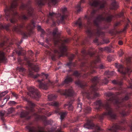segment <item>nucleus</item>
I'll use <instances>...</instances> for the list:
<instances>
[{"label":"nucleus","instance_id":"obj_14","mask_svg":"<svg viewBox=\"0 0 132 132\" xmlns=\"http://www.w3.org/2000/svg\"><path fill=\"white\" fill-rule=\"evenodd\" d=\"M58 92L62 95L68 96H72L74 94V91L71 88L68 90H59Z\"/></svg>","mask_w":132,"mask_h":132},{"label":"nucleus","instance_id":"obj_8","mask_svg":"<svg viewBox=\"0 0 132 132\" xmlns=\"http://www.w3.org/2000/svg\"><path fill=\"white\" fill-rule=\"evenodd\" d=\"M20 8L22 9L25 8L27 9V14H23L21 16V19L23 20H26L28 19L29 17L31 16L34 14V9L29 4L26 5L22 4Z\"/></svg>","mask_w":132,"mask_h":132},{"label":"nucleus","instance_id":"obj_46","mask_svg":"<svg viewBox=\"0 0 132 132\" xmlns=\"http://www.w3.org/2000/svg\"><path fill=\"white\" fill-rule=\"evenodd\" d=\"M108 82V80L106 78L103 80V83L105 84H107Z\"/></svg>","mask_w":132,"mask_h":132},{"label":"nucleus","instance_id":"obj_12","mask_svg":"<svg viewBox=\"0 0 132 132\" xmlns=\"http://www.w3.org/2000/svg\"><path fill=\"white\" fill-rule=\"evenodd\" d=\"M115 66L118 69V71L123 74H125L126 73L130 72H131V70L130 69L123 68L122 65L119 64L118 63H116Z\"/></svg>","mask_w":132,"mask_h":132},{"label":"nucleus","instance_id":"obj_7","mask_svg":"<svg viewBox=\"0 0 132 132\" xmlns=\"http://www.w3.org/2000/svg\"><path fill=\"white\" fill-rule=\"evenodd\" d=\"M67 10V9L66 7H64L62 8L61 11L63 14L62 15H61L60 14H57L53 12H50L48 16V21L52 20L55 17H60V21L62 22L65 19L67 16V15L64 13L66 12Z\"/></svg>","mask_w":132,"mask_h":132},{"label":"nucleus","instance_id":"obj_29","mask_svg":"<svg viewBox=\"0 0 132 132\" xmlns=\"http://www.w3.org/2000/svg\"><path fill=\"white\" fill-rule=\"evenodd\" d=\"M37 28L38 30H40L41 31L42 33V34L41 35V37L43 38V37L42 35L43 34L45 33V31L43 30L42 29L41 27L40 26H37Z\"/></svg>","mask_w":132,"mask_h":132},{"label":"nucleus","instance_id":"obj_61","mask_svg":"<svg viewBox=\"0 0 132 132\" xmlns=\"http://www.w3.org/2000/svg\"><path fill=\"white\" fill-rule=\"evenodd\" d=\"M119 44L120 45H121L122 44V42L121 41L119 40L118 42Z\"/></svg>","mask_w":132,"mask_h":132},{"label":"nucleus","instance_id":"obj_26","mask_svg":"<svg viewBox=\"0 0 132 132\" xmlns=\"http://www.w3.org/2000/svg\"><path fill=\"white\" fill-rule=\"evenodd\" d=\"M111 6V9H115L118 7V5L116 3L115 1H114L112 3Z\"/></svg>","mask_w":132,"mask_h":132},{"label":"nucleus","instance_id":"obj_55","mask_svg":"<svg viewBox=\"0 0 132 132\" xmlns=\"http://www.w3.org/2000/svg\"><path fill=\"white\" fill-rule=\"evenodd\" d=\"M112 95V93H108L107 94H106V95L107 96L109 97V96Z\"/></svg>","mask_w":132,"mask_h":132},{"label":"nucleus","instance_id":"obj_53","mask_svg":"<svg viewBox=\"0 0 132 132\" xmlns=\"http://www.w3.org/2000/svg\"><path fill=\"white\" fill-rule=\"evenodd\" d=\"M16 53L19 55H21V52L20 51H17L16 52Z\"/></svg>","mask_w":132,"mask_h":132},{"label":"nucleus","instance_id":"obj_21","mask_svg":"<svg viewBox=\"0 0 132 132\" xmlns=\"http://www.w3.org/2000/svg\"><path fill=\"white\" fill-rule=\"evenodd\" d=\"M27 63L28 66L30 67L32 70L35 72H37L38 70V68L37 66L34 65L33 64L30 63V62H27Z\"/></svg>","mask_w":132,"mask_h":132},{"label":"nucleus","instance_id":"obj_37","mask_svg":"<svg viewBox=\"0 0 132 132\" xmlns=\"http://www.w3.org/2000/svg\"><path fill=\"white\" fill-rule=\"evenodd\" d=\"M5 39H7V37H5L4 40L3 42L1 43H0V46L1 47H2L3 46H4V45L5 44Z\"/></svg>","mask_w":132,"mask_h":132},{"label":"nucleus","instance_id":"obj_30","mask_svg":"<svg viewBox=\"0 0 132 132\" xmlns=\"http://www.w3.org/2000/svg\"><path fill=\"white\" fill-rule=\"evenodd\" d=\"M49 104L50 106H58L59 104L57 102H52L49 103Z\"/></svg>","mask_w":132,"mask_h":132},{"label":"nucleus","instance_id":"obj_16","mask_svg":"<svg viewBox=\"0 0 132 132\" xmlns=\"http://www.w3.org/2000/svg\"><path fill=\"white\" fill-rule=\"evenodd\" d=\"M43 80V79L42 80H39L38 81V82L39 83V88L42 89H47L48 86L50 84L51 85L52 84V82H51L50 81H49L48 82L47 84H43L42 82V81Z\"/></svg>","mask_w":132,"mask_h":132},{"label":"nucleus","instance_id":"obj_27","mask_svg":"<svg viewBox=\"0 0 132 132\" xmlns=\"http://www.w3.org/2000/svg\"><path fill=\"white\" fill-rule=\"evenodd\" d=\"M91 111V108L90 107L87 106L85 108L84 110V112L86 113H89Z\"/></svg>","mask_w":132,"mask_h":132},{"label":"nucleus","instance_id":"obj_62","mask_svg":"<svg viewBox=\"0 0 132 132\" xmlns=\"http://www.w3.org/2000/svg\"><path fill=\"white\" fill-rule=\"evenodd\" d=\"M82 53L83 54H86L87 53L86 51L85 50H83L82 51Z\"/></svg>","mask_w":132,"mask_h":132},{"label":"nucleus","instance_id":"obj_43","mask_svg":"<svg viewBox=\"0 0 132 132\" xmlns=\"http://www.w3.org/2000/svg\"><path fill=\"white\" fill-rule=\"evenodd\" d=\"M75 57V55L73 54H71L69 57V59L70 61L72 60Z\"/></svg>","mask_w":132,"mask_h":132},{"label":"nucleus","instance_id":"obj_58","mask_svg":"<svg viewBox=\"0 0 132 132\" xmlns=\"http://www.w3.org/2000/svg\"><path fill=\"white\" fill-rule=\"evenodd\" d=\"M129 126L130 128V129L132 130V122L130 123V124L129 125Z\"/></svg>","mask_w":132,"mask_h":132},{"label":"nucleus","instance_id":"obj_36","mask_svg":"<svg viewBox=\"0 0 132 132\" xmlns=\"http://www.w3.org/2000/svg\"><path fill=\"white\" fill-rule=\"evenodd\" d=\"M4 112H1L0 113V116L1 117V119L3 120V121H4V118L3 117V116H4Z\"/></svg>","mask_w":132,"mask_h":132},{"label":"nucleus","instance_id":"obj_54","mask_svg":"<svg viewBox=\"0 0 132 132\" xmlns=\"http://www.w3.org/2000/svg\"><path fill=\"white\" fill-rule=\"evenodd\" d=\"M129 97L128 96H126L124 98L122 99L123 101L124 100H127L128 99Z\"/></svg>","mask_w":132,"mask_h":132},{"label":"nucleus","instance_id":"obj_56","mask_svg":"<svg viewBox=\"0 0 132 132\" xmlns=\"http://www.w3.org/2000/svg\"><path fill=\"white\" fill-rule=\"evenodd\" d=\"M104 66L102 64L99 67V68L100 69H104Z\"/></svg>","mask_w":132,"mask_h":132},{"label":"nucleus","instance_id":"obj_39","mask_svg":"<svg viewBox=\"0 0 132 132\" xmlns=\"http://www.w3.org/2000/svg\"><path fill=\"white\" fill-rule=\"evenodd\" d=\"M10 98V96H6L5 97L4 99V101L6 103L7 101Z\"/></svg>","mask_w":132,"mask_h":132},{"label":"nucleus","instance_id":"obj_2","mask_svg":"<svg viewBox=\"0 0 132 132\" xmlns=\"http://www.w3.org/2000/svg\"><path fill=\"white\" fill-rule=\"evenodd\" d=\"M110 103H113L115 105L118 107H119L121 105L120 102L118 98L113 97L110 98L108 100L107 103L105 106L102 104L100 100L96 101L94 104L95 106V108L97 110H98L102 108L106 109V111L103 114L102 117L106 116L112 119H115L117 117V116L113 113V110L110 107L109 104Z\"/></svg>","mask_w":132,"mask_h":132},{"label":"nucleus","instance_id":"obj_33","mask_svg":"<svg viewBox=\"0 0 132 132\" xmlns=\"http://www.w3.org/2000/svg\"><path fill=\"white\" fill-rule=\"evenodd\" d=\"M100 61V58L99 57H97L95 61L93 62V63H92L91 64V65L90 66L91 67H93V66L92 65L93 64H95L97 62H99Z\"/></svg>","mask_w":132,"mask_h":132},{"label":"nucleus","instance_id":"obj_42","mask_svg":"<svg viewBox=\"0 0 132 132\" xmlns=\"http://www.w3.org/2000/svg\"><path fill=\"white\" fill-rule=\"evenodd\" d=\"M17 69L19 71L23 72L24 71V69L22 67H18Z\"/></svg>","mask_w":132,"mask_h":132},{"label":"nucleus","instance_id":"obj_9","mask_svg":"<svg viewBox=\"0 0 132 132\" xmlns=\"http://www.w3.org/2000/svg\"><path fill=\"white\" fill-rule=\"evenodd\" d=\"M89 3L90 6L101 9L104 7L105 2L102 0H89Z\"/></svg>","mask_w":132,"mask_h":132},{"label":"nucleus","instance_id":"obj_13","mask_svg":"<svg viewBox=\"0 0 132 132\" xmlns=\"http://www.w3.org/2000/svg\"><path fill=\"white\" fill-rule=\"evenodd\" d=\"M28 104L29 107H31V108L30 109H29L28 107H27V108L28 109V110L29 111L23 112H21L20 115L21 117H26L29 114L30 111L32 112L33 111L31 107L34 106L35 104L30 101H28Z\"/></svg>","mask_w":132,"mask_h":132},{"label":"nucleus","instance_id":"obj_57","mask_svg":"<svg viewBox=\"0 0 132 132\" xmlns=\"http://www.w3.org/2000/svg\"><path fill=\"white\" fill-rule=\"evenodd\" d=\"M75 83L77 85H79L81 84V82L79 81H77Z\"/></svg>","mask_w":132,"mask_h":132},{"label":"nucleus","instance_id":"obj_59","mask_svg":"<svg viewBox=\"0 0 132 132\" xmlns=\"http://www.w3.org/2000/svg\"><path fill=\"white\" fill-rule=\"evenodd\" d=\"M78 131V129L77 128L75 129L74 130H72L71 131V132H76Z\"/></svg>","mask_w":132,"mask_h":132},{"label":"nucleus","instance_id":"obj_60","mask_svg":"<svg viewBox=\"0 0 132 132\" xmlns=\"http://www.w3.org/2000/svg\"><path fill=\"white\" fill-rule=\"evenodd\" d=\"M123 54V52L122 51H121L120 53H119V56H121Z\"/></svg>","mask_w":132,"mask_h":132},{"label":"nucleus","instance_id":"obj_31","mask_svg":"<svg viewBox=\"0 0 132 132\" xmlns=\"http://www.w3.org/2000/svg\"><path fill=\"white\" fill-rule=\"evenodd\" d=\"M29 75L31 77L34 78H36L39 76V75L38 74H36V75H34L33 73L30 71H29Z\"/></svg>","mask_w":132,"mask_h":132},{"label":"nucleus","instance_id":"obj_49","mask_svg":"<svg viewBox=\"0 0 132 132\" xmlns=\"http://www.w3.org/2000/svg\"><path fill=\"white\" fill-rule=\"evenodd\" d=\"M95 128L97 130H101V129L99 127L98 125H96L95 126Z\"/></svg>","mask_w":132,"mask_h":132},{"label":"nucleus","instance_id":"obj_44","mask_svg":"<svg viewBox=\"0 0 132 132\" xmlns=\"http://www.w3.org/2000/svg\"><path fill=\"white\" fill-rule=\"evenodd\" d=\"M127 20H128V22H127V24L126 25V26H125V27H124V28L123 29V31H125L126 30V29H127V27L128 26V23L130 22V21L128 19Z\"/></svg>","mask_w":132,"mask_h":132},{"label":"nucleus","instance_id":"obj_17","mask_svg":"<svg viewBox=\"0 0 132 132\" xmlns=\"http://www.w3.org/2000/svg\"><path fill=\"white\" fill-rule=\"evenodd\" d=\"M94 125L92 121H88L84 125L85 128L88 129H91L93 128Z\"/></svg>","mask_w":132,"mask_h":132},{"label":"nucleus","instance_id":"obj_50","mask_svg":"<svg viewBox=\"0 0 132 132\" xmlns=\"http://www.w3.org/2000/svg\"><path fill=\"white\" fill-rule=\"evenodd\" d=\"M105 49L106 51H107L108 52H111V51L110 50V48L108 47H106L105 48Z\"/></svg>","mask_w":132,"mask_h":132},{"label":"nucleus","instance_id":"obj_47","mask_svg":"<svg viewBox=\"0 0 132 132\" xmlns=\"http://www.w3.org/2000/svg\"><path fill=\"white\" fill-rule=\"evenodd\" d=\"M12 94L13 95V96L15 97L16 99H17L18 98V95L14 93H12Z\"/></svg>","mask_w":132,"mask_h":132},{"label":"nucleus","instance_id":"obj_15","mask_svg":"<svg viewBox=\"0 0 132 132\" xmlns=\"http://www.w3.org/2000/svg\"><path fill=\"white\" fill-rule=\"evenodd\" d=\"M37 4L39 5H44L47 1V0H36ZM58 2V0H50V2L53 4L55 5Z\"/></svg>","mask_w":132,"mask_h":132},{"label":"nucleus","instance_id":"obj_38","mask_svg":"<svg viewBox=\"0 0 132 132\" xmlns=\"http://www.w3.org/2000/svg\"><path fill=\"white\" fill-rule=\"evenodd\" d=\"M76 7L77 9V12H79L81 11V8L80 6V4H78L76 6Z\"/></svg>","mask_w":132,"mask_h":132},{"label":"nucleus","instance_id":"obj_22","mask_svg":"<svg viewBox=\"0 0 132 132\" xmlns=\"http://www.w3.org/2000/svg\"><path fill=\"white\" fill-rule=\"evenodd\" d=\"M5 60V58L4 56V53L3 52H0V63L3 62Z\"/></svg>","mask_w":132,"mask_h":132},{"label":"nucleus","instance_id":"obj_24","mask_svg":"<svg viewBox=\"0 0 132 132\" xmlns=\"http://www.w3.org/2000/svg\"><path fill=\"white\" fill-rule=\"evenodd\" d=\"M71 102H69L68 104H65L64 105V107H65L67 106H68V109L69 110H72L73 109V107L70 103Z\"/></svg>","mask_w":132,"mask_h":132},{"label":"nucleus","instance_id":"obj_34","mask_svg":"<svg viewBox=\"0 0 132 132\" xmlns=\"http://www.w3.org/2000/svg\"><path fill=\"white\" fill-rule=\"evenodd\" d=\"M114 71L109 72V71H105L104 73L106 75H109L112 76L114 74Z\"/></svg>","mask_w":132,"mask_h":132},{"label":"nucleus","instance_id":"obj_19","mask_svg":"<svg viewBox=\"0 0 132 132\" xmlns=\"http://www.w3.org/2000/svg\"><path fill=\"white\" fill-rule=\"evenodd\" d=\"M72 81V79L69 77H67L65 80L62 83L58 85L59 86H62L65 84H67Z\"/></svg>","mask_w":132,"mask_h":132},{"label":"nucleus","instance_id":"obj_51","mask_svg":"<svg viewBox=\"0 0 132 132\" xmlns=\"http://www.w3.org/2000/svg\"><path fill=\"white\" fill-rule=\"evenodd\" d=\"M112 82L114 84H118L119 85H121V83H118V82L115 80H114L112 81Z\"/></svg>","mask_w":132,"mask_h":132},{"label":"nucleus","instance_id":"obj_45","mask_svg":"<svg viewBox=\"0 0 132 132\" xmlns=\"http://www.w3.org/2000/svg\"><path fill=\"white\" fill-rule=\"evenodd\" d=\"M16 102L14 101H10L9 103L10 105H14L16 103Z\"/></svg>","mask_w":132,"mask_h":132},{"label":"nucleus","instance_id":"obj_11","mask_svg":"<svg viewBox=\"0 0 132 132\" xmlns=\"http://www.w3.org/2000/svg\"><path fill=\"white\" fill-rule=\"evenodd\" d=\"M113 17V15H109L106 19H105L102 15H99L94 21V22L95 25L97 26L99 22L101 20H104L107 22H109L111 21Z\"/></svg>","mask_w":132,"mask_h":132},{"label":"nucleus","instance_id":"obj_25","mask_svg":"<svg viewBox=\"0 0 132 132\" xmlns=\"http://www.w3.org/2000/svg\"><path fill=\"white\" fill-rule=\"evenodd\" d=\"M57 97V96L56 95L53 94H51L48 96V98L49 100L51 101L53 99H54V98H56Z\"/></svg>","mask_w":132,"mask_h":132},{"label":"nucleus","instance_id":"obj_6","mask_svg":"<svg viewBox=\"0 0 132 132\" xmlns=\"http://www.w3.org/2000/svg\"><path fill=\"white\" fill-rule=\"evenodd\" d=\"M35 23L34 21H32L31 22V23L29 24L26 27V29L27 31V32H22L21 29L23 28L24 27V25L22 24L20 25L19 27L16 26H14L12 30L13 31L21 33L25 37H27L30 36L31 32H32V30L33 29L34 27H35Z\"/></svg>","mask_w":132,"mask_h":132},{"label":"nucleus","instance_id":"obj_28","mask_svg":"<svg viewBox=\"0 0 132 132\" xmlns=\"http://www.w3.org/2000/svg\"><path fill=\"white\" fill-rule=\"evenodd\" d=\"M75 25H78L79 27L80 28H81L82 27V24L80 18H79L78 20L75 23Z\"/></svg>","mask_w":132,"mask_h":132},{"label":"nucleus","instance_id":"obj_35","mask_svg":"<svg viewBox=\"0 0 132 132\" xmlns=\"http://www.w3.org/2000/svg\"><path fill=\"white\" fill-rule=\"evenodd\" d=\"M120 113L123 116H125L128 115L129 112H126L125 111L123 110Z\"/></svg>","mask_w":132,"mask_h":132},{"label":"nucleus","instance_id":"obj_18","mask_svg":"<svg viewBox=\"0 0 132 132\" xmlns=\"http://www.w3.org/2000/svg\"><path fill=\"white\" fill-rule=\"evenodd\" d=\"M118 129H121V127L117 124L114 125L111 129H109L108 130L112 132H117V130Z\"/></svg>","mask_w":132,"mask_h":132},{"label":"nucleus","instance_id":"obj_48","mask_svg":"<svg viewBox=\"0 0 132 132\" xmlns=\"http://www.w3.org/2000/svg\"><path fill=\"white\" fill-rule=\"evenodd\" d=\"M72 65V64L71 62H70L69 63H67V65L70 68L71 66Z\"/></svg>","mask_w":132,"mask_h":132},{"label":"nucleus","instance_id":"obj_1","mask_svg":"<svg viewBox=\"0 0 132 132\" xmlns=\"http://www.w3.org/2000/svg\"><path fill=\"white\" fill-rule=\"evenodd\" d=\"M60 34L57 28H55L53 31L52 35L53 37L52 39L47 38L46 42L48 43L49 41L53 40L54 45L58 47L59 51L56 49L54 50V52L56 54H60V56H63L67 55L66 51L67 48L65 44L68 42L69 40L66 39L63 41L59 37V35Z\"/></svg>","mask_w":132,"mask_h":132},{"label":"nucleus","instance_id":"obj_5","mask_svg":"<svg viewBox=\"0 0 132 132\" xmlns=\"http://www.w3.org/2000/svg\"><path fill=\"white\" fill-rule=\"evenodd\" d=\"M96 11L95 10H93L91 13L90 15L88 16L86 15L85 16V18L87 20V26L86 27L87 30L86 32L88 35L90 37L93 36L94 35L97 37H99L101 33V32L98 28L97 29V32L96 33L94 34V31L92 30L90 28V25L91 24L90 21L94 17L95 14L96 13Z\"/></svg>","mask_w":132,"mask_h":132},{"label":"nucleus","instance_id":"obj_63","mask_svg":"<svg viewBox=\"0 0 132 132\" xmlns=\"http://www.w3.org/2000/svg\"><path fill=\"white\" fill-rule=\"evenodd\" d=\"M131 59L130 58H128L127 59V61L128 62H130Z\"/></svg>","mask_w":132,"mask_h":132},{"label":"nucleus","instance_id":"obj_64","mask_svg":"<svg viewBox=\"0 0 132 132\" xmlns=\"http://www.w3.org/2000/svg\"><path fill=\"white\" fill-rule=\"evenodd\" d=\"M87 54L90 55L91 56H92L93 54V53H92L89 52L88 53H87Z\"/></svg>","mask_w":132,"mask_h":132},{"label":"nucleus","instance_id":"obj_4","mask_svg":"<svg viewBox=\"0 0 132 132\" xmlns=\"http://www.w3.org/2000/svg\"><path fill=\"white\" fill-rule=\"evenodd\" d=\"M99 79L97 77L94 78L92 79V81L93 84L90 88L89 90L86 92L84 94V95L86 96L88 98H94L98 96L99 94L96 92L98 88L95 85L99 82Z\"/></svg>","mask_w":132,"mask_h":132},{"label":"nucleus","instance_id":"obj_52","mask_svg":"<svg viewBox=\"0 0 132 132\" xmlns=\"http://www.w3.org/2000/svg\"><path fill=\"white\" fill-rule=\"evenodd\" d=\"M43 75L44 77H45L46 79H47L48 76V75L47 74H45L44 73H43Z\"/></svg>","mask_w":132,"mask_h":132},{"label":"nucleus","instance_id":"obj_40","mask_svg":"<svg viewBox=\"0 0 132 132\" xmlns=\"http://www.w3.org/2000/svg\"><path fill=\"white\" fill-rule=\"evenodd\" d=\"M73 75L77 77H78L80 74L77 71H76L74 72Z\"/></svg>","mask_w":132,"mask_h":132},{"label":"nucleus","instance_id":"obj_23","mask_svg":"<svg viewBox=\"0 0 132 132\" xmlns=\"http://www.w3.org/2000/svg\"><path fill=\"white\" fill-rule=\"evenodd\" d=\"M80 101V100L79 99H78V103L77 111L79 112H80L81 110V105L82 104L81 103L79 102Z\"/></svg>","mask_w":132,"mask_h":132},{"label":"nucleus","instance_id":"obj_32","mask_svg":"<svg viewBox=\"0 0 132 132\" xmlns=\"http://www.w3.org/2000/svg\"><path fill=\"white\" fill-rule=\"evenodd\" d=\"M10 23L8 24H7L5 25L4 26L1 25V26L2 27L5 29H6V30H9V27L10 26Z\"/></svg>","mask_w":132,"mask_h":132},{"label":"nucleus","instance_id":"obj_41","mask_svg":"<svg viewBox=\"0 0 132 132\" xmlns=\"http://www.w3.org/2000/svg\"><path fill=\"white\" fill-rule=\"evenodd\" d=\"M8 112L9 114L12 113L14 111V109L12 108H10L8 109Z\"/></svg>","mask_w":132,"mask_h":132},{"label":"nucleus","instance_id":"obj_10","mask_svg":"<svg viewBox=\"0 0 132 132\" xmlns=\"http://www.w3.org/2000/svg\"><path fill=\"white\" fill-rule=\"evenodd\" d=\"M28 89L29 92L28 94L31 97L36 99L40 97L39 93L36 89L33 86L30 87Z\"/></svg>","mask_w":132,"mask_h":132},{"label":"nucleus","instance_id":"obj_3","mask_svg":"<svg viewBox=\"0 0 132 132\" xmlns=\"http://www.w3.org/2000/svg\"><path fill=\"white\" fill-rule=\"evenodd\" d=\"M17 6V3L16 1H15L12 2L10 8L6 6V9L4 10L6 15L5 17L7 20L8 21L9 20L10 22L12 23H15L17 21V20L14 16L17 14L16 11V7Z\"/></svg>","mask_w":132,"mask_h":132},{"label":"nucleus","instance_id":"obj_20","mask_svg":"<svg viewBox=\"0 0 132 132\" xmlns=\"http://www.w3.org/2000/svg\"><path fill=\"white\" fill-rule=\"evenodd\" d=\"M55 113H59V114L60 115V119L61 120L64 118L67 114V113L66 112H59V110H56L55 112Z\"/></svg>","mask_w":132,"mask_h":132}]
</instances>
